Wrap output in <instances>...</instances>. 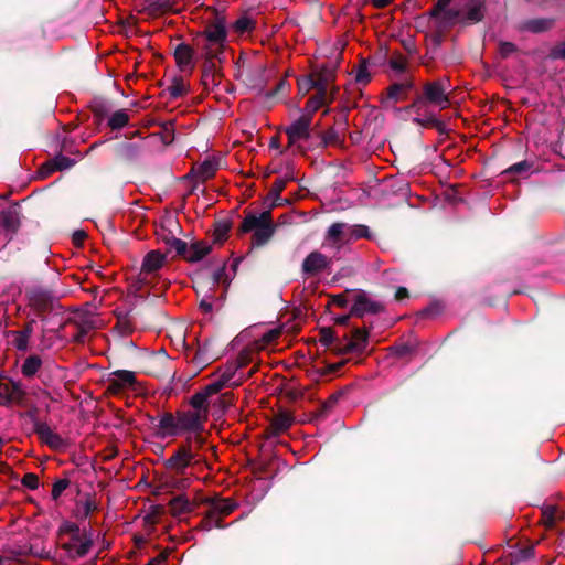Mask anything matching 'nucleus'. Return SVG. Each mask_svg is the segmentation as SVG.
<instances>
[{
    "instance_id": "f257e3e1",
    "label": "nucleus",
    "mask_w": 565,
    "mask_h": 565,
    "mask_svg": "<svg viewBox=\"0 0 565 565\" xmlns=\"http://www.w3.org/2000/svg\"><path fill=\"white\" fill-rule=\"evenodd\" d=\"M151 424L156 427L159 438L183 436L189 445L202 446L205 443L203 436L205 427L200 426L199 420L186 411L161 413L151 418Z\"/></svg>"
},
{
    "instance_id": "864d4df0",
    "label": "nucleus",
    "mask_w": 565,
    "mask_h": 565,
    "mask_svg": "<svg viewBox=\"0 0 565 565\" xmlns=\"http://www.w3.org/2000/svg\"><path fill=\"white\" fill-rule=\"evenodd\" d=\"M516 51V47L511 42H502L499 46V52L502 57H508Z\"/></svg>"
},
{
    "instance_id": "bb28decb",
    "label": "nucleus",
    "mask_w": 565,
    "mask_h": 565,
    "mask_svg": "<svg viewBox=\"0 0 565 565\" xmlns=\"http://www.w3.org/2000/svg\"><path fill=\"white\" fill-rule=\"evenodd\" d=\"M315 79H310L311 87L320 88L323 87L329 92V83L334 77V67H321L316 74Z\"/></svg>"
},
{
    "instance_id": "a18cd8bd",
    "label": "nucleus",
    "mask_w": 565,
    "mask_h": 565,
    "mask_svg": "<svg viewBox=\"0 0 565 565\" xmlns=\"http://www.w3.org/2000/svg\"><path fill=\"white\" fill-rule=\"evenodd\" d=\"M29 340L30 338H28L21 331H15L13 333V344L20 351H25L29 348Z\"/></svg>"
},
{
    "instance_id": "49530a36",
    "label": "nucleus",
    "mask_w": 565,
    "mask_h": 565,
    "mask_svg": "<svg viewBox=\"0 0 565 565\" xmlns=\"http://www.w3.org/2000/svg\"><path fill=\"white\" fill-rule=\"evenodd\" d=\"M224 387H228V385L218 376L217 380L210 383L203 391L207 394V396H211L217 394Z\"/></svg>"
},
{
    "instance_id": "473e14b6",
    "label": "nucleus",
    "mask_w": 565,
    "mask_h": 565,
    "mask_svg": "<svg viewBox=\"0 0 565 565\" xmlns=\"http://www.w3.org/2000/svg\"><path fill=\"white\" fill-rule=\"evenodd\" d=\"M235 508V504L227 499L218 500L214 503L213 509L211 511L210 518H214V515H226L230 514Z\"/></svg>"
},
{
    "instance_id": "ddd939ff",
    "label": "nucleus",
    "mask_w": 565,
    "mask_h": 565,
    "mask_svg": "<svg viewBox=\"0 0 565 565\" xmlns=\"http://www.w3.org/2000/svg\"><path fill=\"white\" fill-rule=\"evenodd\" d=\"M209 397L204 391L194 394L190 399L191 408L185 409L199 420L202 427H205L209 417Z\"/></svg>"
},
{
    "instance_id": "423d86ee",
    "label": "nucleus",
    "mask_w": 565,
    "mask_h": 565,
    "mask_svg": "<svg viewBox=\"0 0 565 565\" xmlns=\"http://www.w3.org/2000/svg\"><path fill=\"white\" fill-rule=\"evenodd\" d=\"M199 445H189L186 441L184 445H181L173 455L167 459L166 466L167 468L174 470L178 473H183L185 469L196 460L195 448H199Z\"/></svg>"
},
{
    "instance_id": "4be33fe9",
    "label": "nucleus",
    "mask_w": 565,
    "mask_h": 565,
    "mask_svg": "<svg viewBox=\"0 0 565 565\" xmlns=\"http://www.w3.org/2000/svg\"><path fill=\"white\" fill-rule=\"evenodd\" d=\"M74 163H75V160H73L66 156L58 154L55 158H53L51 161H47L46 163H44L41 167L40 172L42 175H47L54 171H63V170L70 169L72 166H74Z\"/></svg>"
},
{
    "instance_id": "6ab92c4d",
    "label": "nucleus",
    "mask_w": 565,
    "mask_h": 565,
    "mask_svg": "<svg viewBox=\"0 0 565 565\" xmlns=\"http://www.w3.org/2000/svg\"><path fill=\"white\" fill-rule=\"evenodd\" d=\"M329 265L328 258L319 253H310L302 263V271L307 275H316L322 271Z\"/></svg>"
},
{
    "instance_id": "3c124183",
    "label": "nucleus",
    "mask_w": 565,
    "mask_h": 565,
    "mask_svg": "<svg viewBox=\"0 0 565 565\" xmlns=\"http://www.w3.org/2000/svg\"><path fill=\"white\" fill-rule=\"evenodd\" d=\"M22 484L31 490L39 487V479L34 473H26L22 479Z\"/></svg>"
},
{
    "instance_id": "2eb2a0df",
    "label": "nucleus",
    "mask_w": 565,
    "mask_h": 565,
    "mask_svg": "<svg viewBox=\"0 0 565 565\" xmlns=\"http://www.w3.org/2000/svg\"><path fill=\"white\" fill-rule=\"evenodd\" d=\"M381 310L382 305L380 302L371 300L365 292H360L354 298L350 315L363 317L366 313H377Z\"/></svg>"
},
{
    "instance_id": "6e6d98bb",
    "label": "nucleus",
    "mask_w": 565,
    "mask_h": 565,
    "mask_svg": "<svg viewBox=\"0 0 565 565\" xmlns=\"http://www.w3.org/2000/svg\"><path fill=\"white\" fill-rule=\"evenodd\" d=\"M212 299H213V296L206 294L203 296V298L200 301V308L206 313L212 311V308H213Z\"/></svg>"
},
{
    "instance_id": "393cba45",
    "label": "nucleus",
    "mask_w": 565,
    "mask_h": 565,
    "mask_svg": "<svg viewBox=\"0 0 565 565\" xmlns=\"http://www.w3.org/2000/svg\"><path fill=\"white\" fill-rule=\"evenodd\" d=\"M20 225L19 213L15 209H8L0 213V226L8 233L13 234Z\"/></svg>"
},
{
    "instance_id": "aec40b11",
    "label": "nucleus",
    "mask_w": 565,
    "mask_h": 565,
    "mask_svg": "<svg viewBox=\"0 0 565 565\" xmlns=\"http://www.w3.org/2000/svg\"><path fill=\"white\" fill-rule=\"evenodd\" d=\"M431 15L439 18L445 23H452L459 15V11L449 8V0H437Z\"/></svg>"
},
{
    "instance_id": "9b49d317",
    "label": "nucleus",
    "mask_w": 565,
    "mask_h": 565,
    "mask_svg": "<svg viewBox=\"0 0 565 565\" xmlns=\"http://www.w3.org/2000/svg\"><path fill=\"white\" fill-rule=\"evenodd\" d=\"M194 46L205 60L213 65V60L217 58L224 51L225 45L216 43L213 40L206 39L201 34H196L193 39Z\"/></svg>"
},
{
    "instance_id": "20e7f679",
    "label": "nucleus",
    "mask_w": 565,
    "mask_h": 565,
    "mask_svg": "<svg viewBox=\"0 0 565 565\" xmlns=\"http://www.w3.org/2000/svg\"><path fill=\"white\" fill-rule=\"evenodd\" d=\"M360 238H371L367 226L348 223H333L329 226L326 235V244L340 247Z\"/></svg>"
},
{
    "instance_id": "a19ab883",
    "label": "nucleus",
    "mask_w": 565,
    "mask_h": 565,
    "mask_svg": "<svg viewBox=\"0 0 565 565\" xmlns=\"http://www.w3.org/2000/svg\"><path fill=\"white\" fill-rule=\"evenodd\" d=\"M215 65H211L209 63V61L206 60L205 62V65H204V70H203V74H202V83L207 87L210 85H215V75H214V70Z\"/></svg>"
},
{
    "instance_id": "cd10ccee",
    "label": "nucleus",
    "mask_w": 565,
    "mask_h": 565,
    "mask_svg": "<svg viewBox=\"0 0 565 565\" xmlns=\"http://www.w3.org/2000/svg\"><path fill=\"white\" fill-rule=\"evenodd\" d=\"M369 334L363 330H355L352 334V338L348 344V349L353 352H361L367 345Z\"/></svg>"
},
{
    "instance_id": "13d9d810",
    "label": "nucleus",
    "mask_w": 565,
    "mask_h": 565,
    "mask_svg": "<svg viewBox=\"0 0 565 565\" xmlns=\"http://www.w3.org/2000/svg\"><path fill=\"white\" fill-rule=\"evenodd\" d=\"M287 87H288V83H287V81H286V79H281V81L277 84L276 88H275L273 92L267 93V94H266V96H267L268 98H271V97H274L275 95H277V94H279V93L285 92V90L287 89Z\"/></svg>"
},
{
    "instance_id": "ea45409f",
    "label": "nucleus",
    "mask_w": 565,
    "mask_h": 565,
    "mask_svg": "<svg viewBox=\"0 0 565 565\" xmlns=\"http://www.w3.org/2000/svg\"><path fill=\"white\" fill-rule=\"evenodd\" d=\"M533 164L526 160L518 162L509 167L503 173L515 174V173H529Z\"/></svg>"
},
{
    "instance_id": "412c9836",
    "label": "nucleus",
    "mask_w": 565,
    "mask_h": 565,
    "mask_svg": "<svg viewBox=\"0 0 565 565\" xmlns=\"http://www.w3.org/2000/svg\"><path fill=\"white\" fill-rule=\"evenodd\" d=\"M35 431L42 441L52 448H60L63 446V439L55 434L47 424L38 422L35 424Z\"/></svg>"
},
{
    "instance_id": "b1692460",
    "label": "nucleus",
    "mask_w": 565,
    "mask_h": 565,
    "mask_svg": "<svg viewBox=\"0 0 565 565\" xmlns=\"http://www.w3.org/2000/svg\"><path fill=\"white\" fill-rule=\"evenodd\" d=\"M220 166L221 160L218 158H207L204 161H202L196 168H194V172L200 179L206 180L215 174V172L220 169Z\"/></svg>"
},
{
    "instance_id": "052dcab7",
    "label": "nucleus",
    "mask_w": 565,
    "mask_h": 565,
    "mask_svg": "<svg viewBox=\"0 0 565 565\" xmlns=\"http://www.w3.org/2000/svg\"><path fill=\"white\" fill-rule=\"evenodd\" d=\"M552 55L555 58H565V43L555 46L552 51Z\"/></svg>"
},
{
    "instance_id": "6e6552de",
    "label": "nucleus",
    "mask_w": 565,
    "mask_h": 565,
    "mask_svg": "<svg viewBox=\"0 0 565 565\" xmlns=\"http://www.w3.org/2000/svg\"><path fill=\"white\" fill-rule=\"evenodd\" d=\"M450 87L448 79H439L429 82L424 86V98L440 109H445L449 105L447 89Z\"/></svg>"
},
{
    "instance_id": "0e129e2a",
    "label": "nucleus",
    "mask_w": 565,
    "mask_h": 565,
    "mask_svg": "<svg viewBox=\"0 0 565 565\" xmlns=\"http://www.w3.org/2000/svg\"><path fill=\"white\" fill-rule=\"evenodd\" d=\"M85 237L86 233L84 231H75L73 234V239L76 244H81Z\"/></svg>"
},
{
    "instance_id": "4c0bfd02",
    "label": "nucleus",
    "mask_w": 565,
    "mask_h": 565,
    "mask_svg": "<svg viewBox=\"0 0 565 565\" xmlns=\"http://www.w3.org/2000/svg\"><path fill=\"white\" fill-rule=\"evenodd\" d=\"M170 97L179 98L188 93V85L182 79H173L168 87Z\"/></svg>"
},
{
    "instance_id": "dca6fc26",
    "label": "nucleus",
    "mask_w": 565,
    "mask_h": 565,
    "mask_svg": "<svg viewBox=\"0 0 565 565\" xmlns=\"http://www.w3.org/2000/svg\"><path fill=\"white\" fill-rule=\"evenodd\" d=\"M24 392L19 382L0 379V405L8 406L23 396Z\"/></svg>"
},
{
    "instance_id": "4468645a",
    "label": "nucleus",
    "mask_w": 565,
    "mask_h": 565,
    "mask_svg": "<svg viewBox=\"0 0 565 565\" xmlns=\"http://www.w3.org/2000/svg\"><path fill=\"white\" fill-rule=\"evenodd\" d=\"M174 58L179 70L183 73H191L195 66L194 49L186 43H179L174 49Z\"/></svg>"
},
{
    "instance_id": "c85d7f7f",
    "label": "nucleus",
    "mask_w": 565,
    "mask_h": 565,
    "mask_svg": "<svg viewBox=\"0 0 565 565\" xmlns=\"http://www.w3.org/2000/svg\"><path fill=\"white\" fill-rule=\"evenodd\" d=\"M42 365V360L38 355H30L22 364L21 372L24 376L31 377L38 373Z\"/></svg>"
},
{
    "instance_id": "0eeeda50",
    "label": "nucleus",
    "mask_w": 565,
    "mask_h": 565,
    "mask_svg": "<svg viewBox=\"0 0 565 565\" xmlns=\"http://www.w3.org/2000/svg\"><path fill=\"white\" fill-rule=\"evenodd\" d=\"M58 295L43 287H33L29 291V305L38 313L53 310L57 302Z\"/></svg>"
},
{
    "instance_id": "f704fd0d",
    "label": "nucleus",
    "mask_w": 565,
    "mask_h": 565,
    "mask_svg": "<svg viewBox=\"0 0 565 565\" xmlns=\"http://www.w3.org/2000/svg\"><path fill=\"white\" fill-rule=\"evenodd\" d=\"M211 246L205 243H195L191 246L189 260L198 262L210 253Z\"/></svg>"
},
{
    "instance_id": "c03bdc74",
    "label": "nucleus",
    "mask_w": 565,
    "mask_h": 565,
    "mask_svg": "<svg viewBox=\"0 0 565 565\" xmlns=\"http://www.w3.org/2000/svg\"><path fill=\"white\" fill-rule=\"evenodd\" d=\"M138 156V147L134 143H126L120 149V157L125 160H134Z\"/></svg>"
},
{
    "instance_id": "603ef678",
    "label": "nucleus",
    "mask_w": 565,
    "mask_h": 565,
    "mask_svg": "<svg viewBox=\"0 0 565 565\" xmlns=\"http://www.w3.org/2000/svg\"><path fill=\"white\" fill-rule=\"evenodd\" d=\"M334 340V334H333V331L330 329V328H324V329H321L320 331V342L326 345V347H329Z\"/></svg>"
},
{
    "instance_id": "5fc2aeb1",
    "label": "nucleus",
    "mask_w": 565,
    "mask_h": 565,
    "mask_svg": "<svg viewBox=\"0 0 565 565\" xmlns=\"http://www.w3.org/2000/svg\"><path fill=\"white\" fill-rule=\"evenodd\" d=\"M280 335L279 329H270L262 335L263 343L267 344L275 341Z\"/></svg>"
},
{
    "instance_id": "e2e57ef3",
    "label": "nucleus",
    "mask_w": 565,
    "mask_h": 565,
    "mask_svg": "<svg viewBox=\"0 0 565 565\" xmlns=\"http://www.w3.org/2000/svg\"><path fill=\"white\" fill-rule=\"evenodd\" d=\"M553 513H554V509H547L545 512H544V518H545V524L546 526H552L553 523H554V518H553Z\"/></svg>"
},
{
    "instance_id": "a211bd4d",
    "label": "nucleus",
    "mask_w": 565,
    "mask_h": 565,
    "mask_svg": "<svg viewBox=\"0 0 565 565\" xmlns=\"http://www.w3.org/2000/svg\"><path fill=\"white\" fill-rule=\"evenodd\" d=\"M167 262V255L159 250L146 254L141 264V274L152 275L160 270Z\"/></svg>"
},
{
    "instance_id": "338daca9",
    "label": "nucleus",
    "mask_w": 565,
    "mask_h": 565,
    "mask_svg": "<svg viewBox=\"0 0 565 565\" xmlns=\"http://www.w3.org/2000/svg\"><path fill=\"white\" fill-rule=\"evenodd\" d=\"M408 296V292H407V289L404 288V287H399L397 290H396V294H395V298L397 300H403L405 298H407Z\"/></svg>"
},
{
    "instance_id": "7c9ffc66",
    "label": "nucleus",
    "mask_w": 565,
    "mask_h": 565,
    "mask_svg": "<svg viewBox=\"0 0 565 565\" xmlns=\"http://www.w3.org/2000/svg\"><path fill=\"white\" fill-rule=\"evenodd\" d=\"M128 121H129V115H128L127 110L119 109V110L115 111L114 114H111V116L108 119V126L111 129H120V128L125 127L128 124Z\"/></svg>"
},
{
    "instance_id": "7ed1b4c3",
    "label": "nucleus",
    "mask_w": 565,
    "mask_h": 565,
    "mask_svg": "<svg viewBox=\"0 0 565 565\" xmlns=\"http://www.w3.org/2000/svg\"><path fill=\"white\" fill-rule=\"evenodd\" d=\"M239 231L242 233L253 232V245H265L271 238L275 232L270 212L264 211L258 214L248 213L244 217L239 226Z\"/></svg>"
},
{
    "instance_id": "a878e982",
    "label": "nucleus",
    "mask_w": 565,
    "mask_h": 565,
    "mask_svg": "<svg viewBox=\"0 0 565 565\" xmlns=\"http://www.w3.org/2000/svg\"><path fill=\"white\" fill-rule=\"evenodd\" d=\"M96 510H98V503L94 497L87 494L76 503L75 515L79 520H85Z\"/></svg>"
},
{
    "instance_id": "79ce46f5",
    "label": "nucleus",
    "mask_w": 565,
    "mask_h": 565,
    "mask_svg": "<svg viewBox=\"0 0 565 565\" xmlns=\"http://www.w3.org/2000/svg\"><path fill=\"white\" fill-rule=\"evenodd\" d=\"M371 74L369 72L367 65L365 62L360 64L356 68L354 79L359 84H366L370 82Z\"/></svg>"
},
{
    "instance_id": "680f3d73",
    "label": "nucleus",
    "mask_w": 565,
    "mask_h": 565,
    "mask_svg": "<svg viewBox=\"0 0 565 565\" xmlns=\"http://www.w3.org/2000/svg\"><path fill=\"white\" fill-rule=\"evenodd\" d=\"M151 6L157 9H168L171 6V0H151Z\"/></svg>"
},
{
    "instance_id": "2f4dec72",
    "label": "nucleus",
    "mask_w": 565,
    "mask_h": 565,
    "mask_svg": "<svg viewBox=\"0 0 565 565\" xmlns=\"http://www.w3.org/2000/svg\"><path fill=\"white\" fill-rule=\"evenodd\" d=\"M291 180H294L291 173H286L284 177L277 178L270 186L269 195L274 199H278L280 196V193L286 188V184Z\"/></svg>"
},
{
    "instance_id": "f03ea898",
    "label": "nucleus",
    "mask_w": 565,
    "mask_h": 565,
    "mask_svg": "<svg viewBox=\"0 0 565 565\" xmlns=\"http://www.w3.org/2000/svg\"><path fill=\"white\" fill-rule=\"evenodd\" d=\"M61 533L63 536H67L66 540L62 539L61 547L70 559L76 561L87 555L93 545L92 533L82 531L74 523L63 524Z\"/></svg>"
},
{
    "instance_id": "f3484780",
    "label": "nucleus",
    "mask_w": 565,
    "mask_h": 565,
    "mask_svg": "<svg viewBox=\"0 0 565 565\" xmlns=\"http://www.w3.org/2000/svg\"><path fill=\"white\" fill-rule=\"evenodd\" d=\"M246 364L245 359L243 356L228 362L224 367H222L218 372V376L225 382L228 387L238 386L244 377L239 376L236 379L237 371L244 367Z\"/></svg>"
},
{
    "instance_id": "4d7b16f0",
    "label": "nucleus",
    "mask_w": 565,
    "mask_h": 565,
    "mask_svg": "<svg viewBox=\"0 0 565 565\" xmlns=\"http://www.w3.org/2000/svg\"><path fill=\"white\" fill-rule=\"evenodd\" d=\"M94 322L93 321H86L82 327H81V330L78 332V334L75 337L76 341H84V338H85V334L92 330L94 328Z\"/></svg>"
},
{
    "instance_id": "69168bd1",
    "label": "nucleus",
    "mask_w": 565,
    "mask_h": 565,
    "mask_svg": "<svg viewBox=\"0 0 565 565\" xmlns=\"http://www.w3.org/2000/svg\"><path fill=\"white\" fill-rule=\"evenodd\" d=\"M394 350L398 356H403L411 351V348L408 345H398L395 347Z\"/></svg>"
},
{
    "instance_id": "39448f33",
    "label": "nucleus",
    "mask_w": 565,
    "mask_h": 565,
    "mask_svg": "<svg viewBox=\"0 0 565 565\" xmlns=\"http://www.w3.org/2000/svg\"><path fill=\"white\" fill-rule=\"evenodd\" d=\"M236 77L248 88L262 92L267 82L266 67L258 61L239 60Z\"/></svg>"
},
{
    "instance_id": "1a4fd4ad",
    "label": "nucleus",
    "mask_w": 565,
    "mask_h": 565,
    "mask_svg": "<svg viewBox=\"0 0 565 565\" xmlns=\"http://www.w3.org/2000/svg\"><path fill=\"white\" fill-rule=\"evenodd\" d=\"M310 125L311 119L307 116H301L287 126L285 132L288 136L289 146H299L300 142L308 140L310 137Z\"/></svg>"
},
{
    "instance_id": "e433bc0d",
    "label": "nucleus",
    "mask_w": 565,
    "mask_h": 565,
    "mask_svg": "<svg viewBox=\"0 0 565 565\" xmlns=\"http://www.w3.org/2000/svg\"><path fill=\"white\" fill-rule=\"evenodd\" d=\"M171 510L174 514H183L191 511V503L184 497H177L170 502Z\"/></svg>"
},
{
    "instance_id": "72a5a7b5",
    "label": "nucleus",
    "mask_w": 565,
    "mask_h": 565,
    "mask_svg": "<svg viewBox=\"0 0 565 565\" xmlns=\"http://www.w3.org/2000/svg\"><path fill=\"white\" fill-rule=\"evenodd\" d=\"M255 28V21L248 15L239 17L233 24V29L238 34L250 32Z\"/></svg>"
},
{
    "instance_id": "09e8293b",
    "label": "nucleus",
    "mask_w": 565,
    "mask_h": 565,
    "mask_svg": "<svg viewBox=\"0 0 565 565\" xmlns=\"http://www.w3.org/2000/svg\"><path fill=\"white\" fill-rule=\"evenodd\" d=\"M388 65L397 74L403 73L406 70V61L401 56L391 58Z\"/></svg>"
},
{
    "instance_id": "c9c22d12",
    "label": "nucleus",
    "mask_w": 565,
    "mask_h": 565,
    "mask_svg": "<svg viewBox=\"0 0 565 565\" xmlns=\"http://www.w3.org/2000/svg\"><path fill=\"white\" fill-rule=\"evenodd\" d=\"M292 419L287 414L277 415L273 422L271 427L276 433L286 431L291 426Z\"/></svg>"
},
{
    "instance_id": "8fccbe9b",
    "label": "nucleus",
    "mask_w": 565,
    "mask_h": 565,
    "mask_svg": "<svg viewBox=\"0 0 565 565\" xmlns=\"http://www.w3.org/2000/svg\"><path fill=\"white\" fill-rule=\"evenodd\" d=\"M167 243L173 248L177 254L183 255L186 252V243L180 238L172 237Z\"/></svg>"
},
{
    "instance_id": "9d476101",
    "label": "nucleus",
    "mask_w": 565,
    "mask_h": 565,
    "mask_svg": "<svg viewBox=\"0 0 565 565\" xmlns=\"http://www.w3.org/2000/svg\"><path fill=\"white\" fill-rule=\"evenodd\" d=\"M136 384V375L131 371L118 370L111 372L107 379V390L111 394H119L125 390L132 388Z\"/></svg>"
},
{
    "instance_id": "37998d69",
    "label": "nucleus",
    "mask_w": 565,
    "mask_h": 565,
    "mask_svg": "<svg viewBox=\"0 0 565 565\" xmlns=\"http://www.w3.org/2000/svg\"><path fill=\"white\" fill-rule=\"evenodd\" d=\"M68 486L70 481L67 479H60L55 481L53 483L51 492L52 499L57 500L62 495V493L67 489Z\"/></svg>"
},
{
    "instance_id": "f8f14e48",
    "label": "nucleus",
    "mask_w": 565,
    "mask_h": 565,
    "mask_svg": "<svg viewBox=\"0 0 565 565\" xmlns=\"http://www.w3.org/2000/svg\"><path fill=\"white\" fill-rule=\"evenodd\" d=\"M413 87L414 84L409 79L392 84L386 90V96L382 99L383 107L391 108L396 103L406 99L407 93L413 89Z\"/></svg>"
},
{
    "instance_id": "c756f323",
    "label": "nucleus",
    "mask_w": 565,
    "mask_h": 565,
    "mask_svg": "<svg viewBox=\"0 0 565 565\" xmlns=\"http://www.w3.org/2000/svg\"><path fill=\"white\" fill-rule=\"evenodd\" d=\"M329 102V92L323 87L318 88L317 94L308 100L307 108L310 111H316L321 106Z\"/></svg>"
},
{
    "instance_id": "de8ad7c7",
    "label": "nucleus",
    "mask_w": 565,
    "mask_h": 565,
    "mask_svg": "<svg viewBox=\"0 0 565 565\" xmlns=\"http://www.w3.org/2000/svg\"><path fill=\"white\" fill-rule=\"evenodd\" d=\"M209 282H211L212 285H217V284H221V282H225L226 284V271H225V266L224 265L222 267L217 268L213 273L211 278H209Z\"/></svg>"
},
{
    "instance_id": "bf43d9fd",
    "label": "nucleus",
    "mask_w": 565,
    "mask_h": 565,
    "mask_svg": "<svg viewBox=\"0 0 565 565\" xmlns=\"http://www.w3.org/2000/svg\"><path fill=\"white\" fill-rule=\"evenodd\" d=\"M38 326V322L35 319H32L22 330H20L23 334H25L28 338H30L33 332L34 328Z\"/></svg>"
},
{
    "instance_id": "5701e85b",
    "label": "nucleus",
    "mask_w": 565,
    "mask_h": 565,
    "mask_svg": "<svg viewBox=\"0 0 565 565\" xmlns=\"http://www.w3.org/2000/svg\"><path fill=\"white\" fill-rule=\"evenodd\" d=\"M200 34L223 45H225L227 39L225 23L221 20L207 25Z\"/></svg>"
},
{
    "instance_id": "58836bf2",
    "label": "nucleus",
    "mask_w": 565,
    "mask_h": 565,
    "mask_svg": "<svg viewBox=\"0 0 565 565\" xmlns=\"http://www.w3.org/2000/svg\"><path fill=\"white\" fill-rule=\"evenodd\" d=\"M483 4L480 2H473L469 6L467 11V19L472 22H478L482 19Z\"/></svg>"
},
{
    "instance_id": "774afa93",
    "label": "nucleus",
    "mask_w": 565,
    "mask_h": 565,
    "mask_svg": "<svg viewBox=\"0 0 565 565\" xmlns=\"http://www.w3.org/2000/svg\"><path fill=\"white\" fill-rule=\"evenodd\" d=\"M193 361L196 363V365L203 366L206 363V360L204 359L203 354L200 352H196Z\"/></svg>"
}]
</instances>
